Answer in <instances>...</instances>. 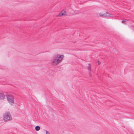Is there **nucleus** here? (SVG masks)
<instances>
[{
    "mask_svg": "<svg viewBox=\"0 0 134 134\" xmlns=\"http://www.w3.org/2000/svg\"><path fill=\"white\" fill-rule=\"evenodd\" d=\"M64 58L63 55H57L54 58L51 62V64L52 65L56 66L62 61Z\"/></svg>",
    "mask_w": 134,
    "mask_h": 134,
    "instance_id": "obj_1",
    "label": "nucleus"
},
{
    "mask_svg": "<svg viewBox=\"0 0 134 134\" xmlns=\"http://www.w3.org/2000/svg\"><path fill=\"white\" fill-rule=\"evenodd\" d=\"M98 64H99L100 63V62L99 61H98Z\"/></svg>",
    "mask_w": 134,
    "mask_h": 134,
    "instance_id": "obj_10",
    "label": "nucleus"
},
{
    "mask_svg": "<svg viewBox=\"0 0 134 134\" xmlns=\"http://www.w3.org/2000/svg\"><path fill=\"white\" fill-rule=\"evenodd\" d=\"M3 119L5 122L12 120V116L9 111H7L3 114Z\"/></svg>",
    "mask_w": 134,
    "mask_h": 134,
    "instance_id": "obj_2",
    "label": "nucleus"
},
{
    "mask_svg": "<svg viewBox=\"0 0 134 134\" xmlns=\"http://www.w3.org/2000/svg\"><path fill=\"white\" fill-rule=\"evenodd\" d=\"M40 129V127L38 126H36L35 127V129L36 131H38Z\"/></svg>",
    "mask_w": 134,
    "mask_h": 134,
    "instance_id": "obj_7",
    "label": "nucleus"
},
{
    "mask_svg": "<svg viewBox=\"0 0 134 134\" xmlns=\"http://www.w3.org/2000/svg\"><path fill=\"white\" fill-rule=\"evenodd\" d=\"M5 98V96L3 93L0 92V100H4Z\"/></svg>",
    "mask_w": 134,
    "mask_h": 134,
    "instance_id": "obj_6",
    "label": "nucleus"
},
{
    "mask_svg": "<svg viewBox=\"0 0 134 134\" xmlns=\"http://www.w3.org/2000/svg\"><path fill=\"white\" fill-rule=\"evenodd\" d=\"M6 96L8 102L10 104L13 105L14 103L13 96L11 95L7 94Z\"/></svg>",
    "mask_w": 134,
    "mask_h": 134,
    "instance_id": "obj_3",
    "label": "nucleus"
},
{
    "mask_svg": "<svg viewBox=\"0 0 134 134\" xmlns=\"http://www.w3.org/2000/svg\"><path fill=\"white\" fill-rule=\"evenodd\" d=\"M66 15V11L65 10H63L60 13H59V15L57 16H60L63 15Z\"/></svg>",
    "mask_w": 134,
    "mask_h": 134,
    "instance_id": "obj_5",
    "label": "nucleus"
},
{
    "mask_svg": "<svg viewBox=\"0 0 134 134\" xmlns=\"http://www.w3.org/2000/svg\"><path fill=\"white\" fill-rule=\"evenodd\" d=\"M126 21L125 20H123L121 22L123 24H126Z\"/></svg>",
    "mask_w": 134,
    "mask_h": 134,
    "instance_id": "obj_8",
    "label": "nucleus"
},
{
    "mask_svg": "<svg viewBox=\"0 0 134 134\" xmlns=\"http://www.w3.org/2000/svg\"><path fill=\"white\" fill-rule=\"evenodd\" d=\"M88 70H89V69H90V68H89V67H88Z\"/></svg>",
    "mask_w": 134,
    "mask_h": 134,
    "instance_id": "obj_11",
    "label": "nucleus"
},
{
    "mask_svg": "<svg viewBox=\"0 0 134 134\" xmlns=\"http://www.w3.org/2000/svg\"><path fill=\"white\" fill-rule=\"evenodd\" d=\"M46 134H50L49 132L47 130H46Z\"/></svg>",
    "mask_w": 134,
    "mask_h": 134,
    "instance_id": "obj_9",
    "label": "nucleus"
},
{
    "mask_svg": "<svg viewBox=\"0 0 134 134\" xmlns=\"http://www.w3.org/2000/svg\"><path fill=\"white\" fill-rule=\"evenodd\" d=\"M100 16L103 18H111L113 16V15L111 14L110 13L106 12L104 13H99Z\"/></svg>",
    "mask_w": 134,
    "mask_h": 134,
    "instance_id": "obj_4",
    "label": "nucleus"
}]
</instances>
